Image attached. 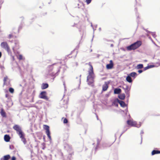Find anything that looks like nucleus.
<instances>
[{"label": "nucleus", "instance_id": "nucleus-24", "mask_svg": "<svg viewBox=\"0 0 160 160\" xmlns=\"http://www.w3.org/2000/svg\"><path fill=\"white\" fill-rule=\"evenodd\" d=\"M1 114L3 117L5 116V113L3 110H2L1 111Z\"/></svg>", "mask_w": 160, "mask_h": 160}, {"label": "nucleus", "instance_id": "nucleus-20", "mask_svg": "<svg viewBox=\"0 0 160 160\" xmlns=\"http://www.w3.org/2000/svg\"><path fill=\"white\" fill-rule=\"evenodd\" d=\"M119 98L121 99H124L125 98V95L124 94H122L118 96Z\"/></svg>", "mask_w": 160, "mask_h": 160}, {"label": "nucleus", "instance_id": "nucleus-9", "mask_svg": "<svg viewBox=\"0 0 160 160\" xmlns=\"http://www.w3.org/2000/svg\"><path fill=\"white\" fill-rule=\"evenodd\" d=\"M20 138L21 139L22 141L23 142L24 144H25L26 143V141L25 138H24V134H23L19 136Z\"/></svg>", "mask_w": 160, "mask_h": 160}, {"label": "nucleus", "instance_id": "nucleus-27", "mask_svg": "<svg viewBox=\"0 0 160 160\" xmlns=\"http://www.w3.org/2000/svg\"><path fill=\"white\" fill-rule=\"evenodd\" d=\"M91 0H86V2L87 4H89L91 2Z\"/></svg>", "mask_w": 160, "mask_h": 160}, {"label": "nucleus", "instance_id": "nucleus-34", "mask_svg": "<svg viewBox=\"0 0 160 160\" xmlns=\"http://www.w3.org/2000/svg\"><path fill=\"white\" fill-rule=\"evenodd\" d=\"M9 37H10H10H11V35H9Z\"/></svg>", "mask_w": 160, "mask_h": 160}, {"label": "nucleus", "instance_id": "nucleus-5", "mask_svg": "<svg viewBox=\"0 0 160 160\" xmlns=\"http://www.w3.org/2000/svg\"><path fill=\"white\" fill-rule=\"evenodd\" d=\"M43 128L46 130V132L48 137L51 140V137L50 135V133L49 129V127L47 125H43Z\"/></svg>", "mask_w": 160, "mask_h": 160}, {"label": "nucleus", "instance_id": "nucleus-32", "mask_svg": "<svg viewBox=\"0 0 160 160\" xmlns=\"http://www.w3.org/2000/svg\"><path fill=\"white\" fill-rule=\"evenodd\" d=\"M142 72V70H139L138 71V72L139 73H141Z\"/></svg>", "mask_w": 160, "mask_h": 160}, {"label": "nucleus", "instance_id": "nucleus-33", "mask_svg": "<svg viewBox=\"0 0 160 160\" xmlns=\"http://www.w3.org/2000/svg\"><path fill=\"white\" fill-rule=\"evenodd\" d=\"M2 55V53L1 52H0V58L1 57Z\"/></svg>", "mask_w": 160, "mask_h": 160}, {"label": "nucleus", "instance_id": "nucleus-18", "mask_svg": "<svg viewBox=\"0 0 160 160\" xmlns=\"http://www.w3.org/2000/svg\"><path fill=\"white\" fill-rule=\"evenodd\" d=\"M131 77L135 78L137 75V73L135 72H132L129 75Z\"/></svg>", "mask_w": 160, "mask_h": 160}, {"label": "nucleus", "instance_id": "nucleus-2", "mask_svg": "<svg viewBox=\"0 0 160 160\" xmlns=\"http://www.w3.org/2000/svg\"><path fill=\"white\" fill-rule=\"evenodd\" d=\"M141 42L140 41H138L128 46L127 47V49L128 50H134L138 48L141 45Z\"/></svg>", "mask_w": 160, "mask_h": 160}, {"label": "nucleus", "instance_id": "nucleus-28", "mask_svg": "<svg viewBox=\"0 0 160 160\" xmlns=\"http://www.w3.org/2000/svg\"><path fill=\"white\" fill-rule=\"evenodd\" d=\"M67 122H68L66 118L64 119L63 120V122L65 123H67Z\"/></svg>", "mask_w": 160, "mask_h": 160}, {"label": "nucleus", "instance_id": "nucleus-22", "mask_svg": "<svg viewBox=\"0 0 160 160\" xmlns=\"http://www.w3.org/2000/svg\"><path fill=\"white\" fill-rule=\"evenodd\" d=\"M143 67V65L142 64H139L137 65L136 66V68L137 69H141Z\"/></svg>", "mask_w": 160, "mask_h": 160}, {"label": "nucleus", "instance_id": "nucleus-6", "mask_svg": "<svg viewBox=\"0 0 160 160\" xmlns=\"http://www.w3.org/2000/svg\"><path fill=\"white\" fill-rule=\"evenodd\" d=\"M1 46L2 48L5 49L7 51H9V48L6 42H2L1 44Z\"/></svg>", "mask_w": 160, "mask_h": 160}, {"label": "nucleus", "instance_id": "nucleus-26", "mask_svg": "<svg viewBox=\"0 0 160 160\" xmlns=\"http://www.w3.org/2000/svg\"><path fill=\"white\" fill-rule=\"evenodd\" d=\"M148 69H149L150 68H152L155 67V66L153 65H148Z\"/></svg>", "mask_w": 160, "mask_h": 160}, {"label": "nucleus", "instance_id": "nucleus-30", "mask_svg": "<svg viewBox=\"0 0 160 160\" xmlns=\"http://www.w3.org/2000/svg\"><path fill=\"white\" fill-rule=\"evenodd\" d=\"M152 35L153 37H155V33L154 32H152Z\"/></svg>", "mask_w": 160, "mask_h": 160}, {"label": "nucleus", "instance_id": "nucleus-11", "mask_svg": "<svg viewBox=\"0 0 160 160\" xmlns=\"http://www.w3.org/2000/svg\"><path fill=\"white\" fill-rule=\"evenodd\" d=\"M119 100L118 99H115L112 102V105L116 106H118V103H119Z\"/></svg>", "mask_w": 160, "mask_h": 160}, {"label": "nucleus", "instance_id": "nucleus-15", "mask_svg": "<svg viewBox=\"0 0 160 160\" xmlns=\"http://www.w3.org/2000/svg\"><path fill=\"white\" fill-rule=\"evenodd\" d=\"M119 103L120 104L121 106L123 107H124L126 106L125 102L119 100Z\"/></svg>", "mask_w": 160, "mask_h": 160}, {"label": "nucleus", "instance_id": "nucleus-4", "mask_svg": "<svg viewBox=\"0 0 160 160\" xmlns=\"http://www.w3.org/2000/svg\"><path fill=\"white\" fill-rule=\"evenodd\" d=\"M127 124L129 125L132 126H135L137 127H139L141 125H137L136 122L135 121H134L132 120H128L127 122Z\"/></svg>", "mask_w": 160, "mask_h": 160}, {"label": "nucleus", "instance_id": "nucleus-3", "mask_svg": "<svg viewBox=\"0 0 160 160\" xmlns=\"http://www.w3.org/2000/svg\"><path fill=\"white\" fill-rule=\"evenodd\" d=\"M13 128L16 131L17 133L19 136L23 133L21 130V128L18 125H15Z\"/></svg>", "mask_w": 160, "mask_h": 160}, {"label": "nucleus", "instance_id": "nucleus-23", "mask_svg": "<svg viewBox=\"0 0 160 160\" xmlns=\"http://www.w3.org/2000/svg\"><path fill=\"white\" fill-rule=\"evenodd\" d=\"M48 87V85L47 84H43L42 86V89H45L47 88Z\"/></svg>", "mask_w": 160, "mask_h": 160}, {"label": "nucleus", "instance_id": "nucleus-31", "mask_svg": "<svg viewBox=\"0 0 160 160\" xmlns=\"http://www.w3.org/2000/svg\"><path fill=\"white\" fill-rule=\"evenodd\" d=\"M12 160H16V158L14 157H13L12 158Z\"/></svg>", "mask_w": 160, "mask_h": 160}, {"label": "nucleus", "instance_id": "nucleus-1", "mask_svg": "<svg viewBox=\"0 0 160 160\" xmlns=\"http://www.w3.org/2000/svg\"><path fill=\"white\" fill-rule=\"evenodd\" d=\"M90 69L88 71L89 75L87 77V81L89 85H91L93 82V79L94 77V73L93 71V68L92 66L89 64Z\"/></svg>", "mask_w": 160, "mask_h": 160}, {"label": "nucleus", "instance_id": "nucleus-17", "mask_svg": "<svg viewBox=\"0 0 160 160\" xmlns=\"http://www.w3.org/2000/svg\"><path fill=\"white\" fill-rule=\"evenodd\" d=\"M17 57L20 60H23L24 58L22 56L21 54L16 55Z\"/></svg>", "mask_w": 160, "mask_h": 160}, {"label": "nucleus", "instance_id": "nucleus-13", "mask_svg": "<svg viewBox=\"0 0 160 160\" xmlns=\"http://www.w3.org/2000/svg\"><path fill=\"white\" fill-rule=\"evenodd\" d=\"M4 139L5 141L8 142L9 141L10 138L9 135H6L4 136Z\"/></svg>", "mask_w": 160, "mask_h": 160}, {"label": "nucleus", "instance_id": "nucleus-8", "mask_svg": "<svg viewBox=\"0 0 160 160\" xmlns=\"http://www.w3.org/2000/svg\"><path fill=\"white\" fill-rule=\"evenodd\" d=\"M113 66V64L112 61L111 60L110 61V63L106 65V68L107 69H111L112 68Z\"/></svg>", "mask_w": 160, "mask_h": 160}, {"label": "nucleus", "instance_id": "nucleus-7", "mask_svg": "<svg viewBox=\"0 0 160 160\" xmlns=\"http://www.w3.org/2000/svg\"><path fill=\"white\" fill-rule=\"evenodd\" d=\"M39 97L40 98L46 100H48V98L46 96V92H41L39 95Z\"/></svg>", "mask_w": 160, "mask_h": 160}, {"label": "nucleus", "instance_id": "nucleus-12", "mask_svg": "<svg viewBox=\"0 0 160 160\" xmlns=\"http://www.w3.org/2000/svg\"><path fill=\"white\" fill-rule=\"evenodd\" d=\"M121 92V90L120 88H116L114 90V93L115 94H119Z\"/></svg>", "mask_w": 160, "mask_h": 160}, {"label": "nucleus", "instance_id": "nucleus-19", "mask_svg": "<svg viewBox=\"0 0 160 160\" xmlns=\"http://www.w3.org/2000/svg\"><path fill=\"white\" fill-rule=\"evenodd\" d=\"M160 153V151L158 150H154L152 151V155H154L155 154H158Z\"/></svg>", "mask_w": 160, "mask_h": 160}, {"label": "nucleus", "instance_id": "nucleus-16", "mask_svg": "<svg viewBox=\"0 0 160 160\" xmlns=\"http://www.w3.org/2000/svg\"><path fill=\"white\" fill-rule=\"evenodd\" d=\"M108 88L107 84L106 83H105L103 86L102 89L104 91H106Z\"/></svg>", "mask_w": 160, "mask_h": 160}, {"label": "nucleus", "instance_id": "nucleus-21", "mask_svg": "<svg viewBox=\"0 0 160 160\" xmlns=\"http://www.w3.org/2000/svg\"><path fill=\"white\" fill-rule=\"evenodd\" d=\"M10 156L9 155H8L6 156H4L3 157V159L4 160H8L10 158Z\"/></svg>", "mask_w": 160, "mask_h": 160}, {"label": "nucleus", "instance_id": "nucleus-29", "mask_svg": "<svg viewBox=\"0 0 160 160\" xmlns=\"http://www.w3.org/2000/svg\"><path fill=\"white\" fill-rule=\"evenodd\" d=\"M148 69V66H147L146 67H145V68H144V70H146L147 69Z\"/></svg>", "mask_w": 160, "mask_h": 160}, {"label": "nucleus", "instance_id": "nucleus-25", "mask_svg": "<svg viewBox=\"0 0 160 160\" xmlns=\"http://www.w3.org/2000/svg\"><path fill=\"white\" fill-rule=\"evenodd\" d=\"M9 91L10 92H11L12 93H13L14 92V90L13 88H10L9 89Z\"/></svg>", "mask_w": 160, "mask_h": 160}, {"label": "nucleus", "instance_id": "nucleus-14", "mask_svg": "<svg viewBox=\"0 0 160 160\" xmlns=\"http://www.w3.org/2000/svg\"><path fill=\"white\" fill-rule=\"evenodd\" d=\"M126 80L127 82L129 83L132 82L131 77L129 75L127 77Z\"/></svg>", "mask_w": 160, "mask_h": 160}, {"label": "nucleus", "instance_id": "nucleus-10", "mask_svg": "<svg viewBox=\"0 0 160 160\" xmlns=\"http://www.w3.org/2000/svg\"><path fill=\"white\" fill-rule=\"evenodd\" d=\"M4 84L7 85L9 84V80L7 77H5L4 78Z\"/></svg>", "mask_w": 160, "mask_h": 160}]
</instances>
